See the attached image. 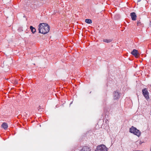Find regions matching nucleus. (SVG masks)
<instances>
[{
    "label": "nucleus",
    "mask_w": 151,
    "mask_h": 151,
    "mask_svg": "<svg viewBox=\"0 0 151 151\" xmlns=\"http://www.w3.org/2000/svg\"><path fill=\"white\" fill-rule=\"evenodd\" d=\"M39 33L45 34L47 33L50 30V27L48 24L45 23H41L39 26Z\"/></svg>",
    "instance_id": "obj_1"
},
{
    "label": "nucleus",
    "mask_w": 151,
    "mask_h": 151,
    "mask_svg": "<svg viewBox=\"0 0 151 151\" xmlns=\"http://www.w3.org/2000/svg\"><path fill=\"white\" fill-rule=\"evenodd\" d=\"M129 132L138 137H139L141 134V132L136 127H134L133 126H132L131 128H130Z\"/></svg>",
    "instance_id": "obj_2"
},
{
    "label": "nucleus",
    "mask_w": 151,
    "mask_h": 151,
    "mask_svg": "<svg viewBox=\"0 0 151 151\" xmlns=\"http://www.w3.org/2000/svg\"><path fill=\"white\" fill-rule=\"evenodd\" d=\"M12 59H9V60H7L3 62V64H1V66L3 68H6L8 69V67L11 65Z\"/></svg>",
    "instance_id": "obj_3"
},
{
    "label": "nucleus",
    "mask_w": 151,
    "mask_h": 151,
    "mask_svg": "<svg viewBox=\"0 0 151 151\" xmlns=\"http://www.w3.org/2000/svg\"><path fill=\"white\" fill-rule=\"evenodd\" d=\"M95 151H107L106 147L104 145L97 146Z\"/></svg>",
    "instance_id": "obj_4"
},
{
    "label": "nucleus",
    "mask_w": 151,
    "mask_h": 151,
    "mask_svg": "<svg viewBox=\"0 0 151 151\" xmlns=\"http://www.w3.org/2000/svg\"><path fill=\"white\" fill-rule=\"evenodd\" d=\"M142 94L147 100L150 99L149 96V93L147 89L146 88H144L142 90Z\"/></svg>",
    "instance_id": "obj_5"
},
{
    "label": "nucleus",
    "mask_w": 151,
    "mask_h": 151,
    "mask_svg": "<svg viewBox=\"0 0 151 151\" xmlns=\"http://www.w3.org/2000/svg\"><path fill=\"white\" fill-rule=\"evenodd\" d=\"M131 54L134 56L135 57L137 58L139 55L137 50L134 49L131 52Z\"/></svg>",
    "instance_id": "obj_6"
},
{
    "label": "nucleus",
    "mask_w": 151,
    "mask_h": 151,
    "mask_svg": "<svg viewBox=\"0 0 151 151\" xmlns=\"http://www.w3.org/2000/svg\"><path fill=\"white\" fill-rule=\"evenodd\" d=\"M120 95L119 93L117 91L114 92L113 94L114 99H117L119 98Z\"/></svg>",
    "instance_id": "obj_7"
},
{
    "label": "nucleus",
    "mask_w": 151,
    "mask_h": 151,
    "mask_svg": "<svg viewBox=\"0 0 151 151\" xmlns=\"http://www.w3.org/2000/svg\"><path fill=\"white\" fill-rule=\"evenodd\" d=\"M130 16L132 20L135 21L136 20L137 18V15L136 13L134 12H132L130 14Z\"/></svg>",
    "instance_id": "obj_8"
},
{
    "label": "nucleus",
    "mask_w": 151,
    "mask_h": 151,
    "mask_svg": "<svg viewBox=\"0 0 151 151\" xmlns=\"http://www.w3.org/2000/svg\"><path fill=\"white\" fill-rule=\"evenodd\" d=\"M79 151H91V149L89 147L86 146L83 147Z\"/></svg>",
    "instance_id": "obj_9"
},
{
    "label": "nucleus",
    "mask_w": 151,
    "mask_h": 151,
    "mask_svg": "<svg viewBox=\"0 0 151 151\" xmlns=\"http://www.w3.org/2000/svg\"><path fill=\"white\" fill-rule=\"evenodd\" d=\"M1 127L4 129H6L8 127V124L4 122L1 125Z\"/></svg>",
    "instance_id": "obj_10"
},
{
    "label": "nucleus",
    "mask_w": 151,
    "mask_h": 151,
    "mask_svg": "<svg viewBox=\"0 0 151 151\" xmlns=\"http://www.w3.org/2000/svg\"><path fill=\"white\" fill-rule=\"evenodd\" d=\"M30 29L33 34L35 33L36 32V30L35 28L34 27L32 26H30Z\"/></svg>",
    "instance_id": "obj_11"
},
{
    "label": "nucleus",
    "mask_w": 151,
    "mask_h": 151,
    "mask_svg": "<svg viewBox=\"0 0 151 151\" xmlns=\"http://www.w3.org/2000/svg\"><path fill=\"white\" fill-rule=\"evenodd\" d=\"M85 22L86 23L89 24H91L92 22L91 20L89 19H86L85 20Z\"/></svg>",
    "instance_id": "obj_12"
},
{
    "label": "nucleus",
    "mask_w": 151,
    "mask_h": 151,
    "mask_svg": "<svg viewBox=\"0 0 151 151\" xmlns=\"http://www.w3.org/2000/svg\"><path fill=\"white\" fill-rule=\"evenodd\" d=\"M103 41L106 43H109L112 41L111 39H104L103 40Z\"/></svg>",
    "instance_id": "obj_13"
},
{
    "label": "nucleus",
    "mask_w": 151,
    "mask_h": 151,
    "mask_svg": "<svg viewBox=\"0 0 151 151\" xmlns=\"http://www.w3.org/2000/svg\"><path fill=\"white\" fill-rule=\"evenodd\" d=\"M137 24L138 26H141L142 25V24L141 23L140 20L137 21Z\"/></svg>",
    "instance_id": "obj_14"
},
{
    "label": "nucleus",
    "mask_w": 151,
    "mask_h": 151,
    "mask_svg": "<svg viewBox=\"0 0 151 151\" xmlns=\"http://www.w3.org/2000/svg\"><path fill=\"white\" fill-rule=\"evenodd\" d=\"M144 142H142L141 141H140L139 142V144L140 145H141L142 143H143Z\"/></svg>",
    "instance_id": "obj_15"
},
{
    "label": "nucleus",
    "mask_w": 151,
    "mask_h": 151,
    "mask_svg": "<svg viewBox=\"0 0 151 151\" xmlns=\"http://www.w3.org/2000/svg\"><path fill=\"white\" fill-rule=\"evenodd\" d=\"M40 106H39V107H38L37 109L38 110H39V109H40Z\"/></svg>",
    "instance_id": "obj_16"
},
{
    "label": "nucleus",
    "mask_w": 151,
    "mask_h": 151,
    "mask_svg": "<svg viewBox=\"0 0 151 151\" xmlns=\"http://www.w3.org/2000/svg\"><path fill=\"white\" fill-rule=\"evenodd\" d=\"M133 151H142V150H134Z\"/></svg>",
    "instance_id": "obj_17"
},
{
    "label": "nucleus",
    "mask_w": 151,
    "mask_h": 151,
    "mask_svg": "<svg viewBox=\"0 0 151 151\" xmlns=\"http://www.w3.org/2000/svg\"><path fill=\"white\" fill-rule=\"evenodd\" d=\"M140 1H141V0H138V1H137V3L138 2H140Z\"/></svg>",
    "instance_id": "obj_18"
},
{
    "label": "nucleus",
    "mask_w": 151,
    "mask_h": 151,
    "mask_svg": "<svg viewBox=\"0 0 151 151\" xmlns=\"http://www.w3.org/2000/svg\"><path fill=\"white\" fill-rule=\"evenodd\" d=\"M150 26H151V21H150Z\"/></svg>",
    "instance_id": "obj_19"
},
{
    "label": "nucleus",
    "mask_w": 151,
    "mask_h": 151,
    "mask_svg": "<svg viewBox=\"0 0 151 151\" xmlns=\"http://www.w3.org/2000/svg\"><path fill=\"white\" fill-rule=\"evenodd\" d=\"M115 16H119V15H115Z\"/></svg>",
    "instance_id": "obj_20"
}]
</instances>
